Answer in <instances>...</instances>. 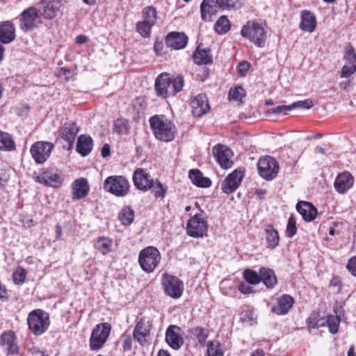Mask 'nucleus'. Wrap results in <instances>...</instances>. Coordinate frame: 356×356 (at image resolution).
I'll list each match as a JSON object with an SVG mask.
<instances>
[{"label":"nucleus","mask_w":356,"mask_h":356,"mask_svg":"<svg viewBox=\"0 0 356 356\" xmlns=\"http://www.w3.org/2000/svg\"><path fill=\"white\" fill-rule=\"evenodd\" d=\"M207 354L208 356H224L220 343L218 341H209L207 345Z\"/></svg>","instance_id":"nucleus-52"},{"label":"nucleus","mask_w":356,"mask_h":356,"mask_svg":"<svg viewBox=\"0 0 356 356\" xmlns=\"http://www.w3.org/2000/svg\"><path fill=\"white\" fill-rule=\"evenodd\" d=\"M250 67V63L248 61L240 62L237 67L236 71L241 76H245Z\"/></svg>","instance_id":"nucleus-58"},{"label":"nucleus","mask_w":356,"mask_h":356,"mask_svg":"<svg viewBox=\"0 0 356 356\" xmlns=\"http://www.w3.org/2000/svg\"><path fill=\"white\" fill-rule=\"evenodd\" d=\"M15 27L10 21L0 22V42L10 44L15 40Z\"/></svg>","instance_id":"nucleus-30"},{"label":"nucleus","mask_w":356,"mask_h":356,"mask_svg":"<svg viewBox=\"0 0 356 356\" xmlns=\"http://www.w3.org/2000/svg\"><path fill=\"white\" fill-rule=\"evenodd\" d=\"M343 58L350 65L356 64V53L351 44L346 47Z\"/></svg>","instance_id":"nucleus-55"},{"label":"nucleus","mask_w":356,"mask_h":356,"mask_svg":"<svg viewBox=\"0 0 356 356\" xmlns=\"http://www.w3.org/2000/svg\"><path fill=\"white\" fill-rule=\"evenodd\" d=\"M221 4V9L230 10L240 8L242 5L241 0H219Z\"/></svg>","instance_id":"nucleus-54"},{"label":"nucleus","mask_w":356,"mask_h":356,"mask_svg":"<svg viewBox=\"0 0 356 356\" xmlns=\"http://www.w3.org/2000/svg\"><path fill=\"white\" fill-rule=\"evenodd\" d=\"M111 331L109 323H101L96 325L92 330L89 339V347L92 351L102 348L106 343Z\"/></svg>","instance_id":"nucleus-6"},{"label":"nucleus","mask_w":356,"mask_h":356,"mask_svg":"<svg viewBox=\"0 0 356 356\" xmlns=\"http://www.w3.org/2000/svg\"><path fill=\"white\" fill-rule=\"evenodd\" d=\"M149 123L154 136L158 140L169 143L175 138L177 128L174 122L164 115H154Z\"/></svg>","instance_id":"nucleus-1"},{"label":"nucleus","mask_w":356,"mask_h":356,"mask_svg":"<svg viewBox=\"0 0 356 356\" xmlns=\"http://www.w3.org/2000/svg\"><path fill=\"white\" fill-rule=\"evenodd\" d=\"M27 325L29 331L34 336H41L49 327V315L41 309H35L30 312L27 316Z\"/></svg>","instance_id":"nucleus-3"},{"label":"nucleus","mask_w":356,"mask_h":356,"mask_svg":"<svg viewBox=\"0 0 356 356\" xmlns=\"http://www.w3.org/2000/svg\"><path fill=\"white\" fill-rule=\"evenodd\" d=\"M306 324L309 329H318L326 326L325 318L320 316V312L314 311L306 319Z\"/></svg>","instance_id":"nucleus-41"},{"label":"nucleus","mask_w":356,"mask_h":356,"mask_svg":"<svg viewBox=\"0 0 356 356\" xmlns=\"http://www.w3.org/2000/svg\"><path fill=\"white\" fill-rule=\"evenodd\" d=\"M161 284L164 293L173 299L181 297L184 284L178 277L165 273L161 276Z\"/></svg>","instance_id":"nucleus-7"},{"label":"nucleus","mask_w":356,"mask_h":356,"mask_svg":"<svg viewBox=\"0 0 356 356\" xmlns=\"http://www.w3.org/2000/svg\"><path fill=\"white\" fill-rule=\"evenodd\" d=\"M40 17L38 10L32 6L22 11L19 16V28L24 32H29L38 27V20Z\"/></svg>","instance_id":"nucleus-14"},{"label":"nucleus","mask_w":356,"mask_h":356,"mask_svg":"<svg viewBox=\"0 0 356 356\" xmlns=\"http://www.w3.org/2000/svg\"><path fill=\"white\" fill-rule=\"evenodd\" d=\"M188 41V38L185 33L177 31L170 32L165 37L167 47L175 50L184 49Z\"/></svg>","instance_id":"nucleus-26"},{"label":"nucleus","mask_w":356,"mask_h":356,"mask_svg":"<svg viewBox=\"0 0 356 356\" xmlns=\"http://www.w3.org/2000/svg\"><path fill=\"white\" fill-rule=\"evenodd\" d=\"M132 181L134 187L142 192L149 191L155 182L147 170L143 168H138L134 170Z\"/></svg>","instance_id":"nucleus-15"},{"label":"nucleus","mask_w":356,"mask_h":356,"mask_svg":"<svg viewBox=\"0 0 356 356\" xmlns=\"http://www.w3.org/2000/svg\"><path fill=\"white\" fill-rule=\"evenodd\" d=\"M330 286L332 287H338L337 293H341L342 287L341 278L339 276L333 277L330 280Z\"/></svg>","instance_id":"nucleus-64"},{"label":"nucleus","mask_w":356,"mask_h":356,"mask_svg":"<svg viewBox=\"0 0 356 356\" xmlns=\"http://www.w3.org/2000/svg\"><path fill=\"white\" fill-rule=\"evenodd\" d=\"M267 24L265 20H248L241 30V35L257 47L264 48L267 40Z\"/></svg>","instance_id":"nucleus-2"},{"label":"nucleus","mask_w":356,"mask_h":356,"mask_svg":"<svg viewBox=\"0 0 356 356\" xmlns=\"http://www.w3.org/2000/svg\"><path fill=\"white\" fill-rule=\"evenodd\" d=\"M297 232L298 228L296 227V219L295 216L291 214L288 219L285 236L287 238H291L297 234Z\"/></svg>","instance_id":"nucleus-51"},{"label":"nucleus","mask_w":356,"mask_h":356,"mask_svg":"<svg viewBox=\"0 0 356 356\" xmlns=\"http://www.w3.org/2000/svg\"><path fill=\"white\" fill-rule=\"evenodd\" d=\"M296 209L306 222L313 221L318 214L317 209L309 202H298L296 204Z\"/></svg>","instance_id":"nucleus-29"},{"label":"nucleus","mask_w":356,"mask_h":356,"mask_svg":"<svg viewBox=\"0 0 356 356\" xmlns=\"http://www.w3.org/2000/svg\"><path fill=\"white\" fill-rule=\"evenodd\" d=\"M259 175L267 181L275 179L279 172V163L272 156H266L259 159L257 163Z\"/></svg>","instance_id":"nucleus-11"},{"label":"nucleus","mask_w":356,"mask_h":356,"mask_svg":"<svg viewBox=\"0 0 356 356\" xmlns=\"http://www.w3.org/2000/svg\"><path fill=\"white\" fill-rule=\"evenodd\" d=\"M346 269L353 276L356 277V255L348 259Z\"/></svg>","instance_id":"nucleus-59"},{"label":"nucleus","mask_w":356,"mask_h":356,"mask_svg":"<svg viewBox=\"0 0 356 356\" xmlns=\"http://www.w3.org/2000/svg\"><path fill=\"white\" fill-rule=\"evenodd\" d=\"M90 185L86 178L81 177L75 179L72 184V200H79L88 196Z\"/></svg>","instance_id":"nucleus-24"},{"label":"nucleus","mask_w":356,"mask_h":356,"mask_svg":"<svg viewBox=\"0 0 356 356\" xmlns=\"http://www.w3.org/2000/svg\"><path fill=\"white\" fill-rule=\"evenodd\" d=\"M143 21L155 25L157 19V10L152 6L145 7L142 10Z\"/></svg>","instance_id":"nucleus-46"},{"label":"nucleus","mask_w":356,"mask_h":356,"mask_svg":"<svg viewBox=\"0 0 356 356\" xmlns=\"http://www.w3.org/2000/svg\"><path fill=\"white\" fill-rule=\"evenodd\" d=\"M134 216V210L131 207L126 206L120 211L118 218L122 225L129 226L133 222Z\"/></svg>","instance_id":"nucleus-43"},{"label":"nucleus","mask_w":356,"mask_h":356,"mask_svg":"<svg viewBox=\"0 0 356 356\" xmlns=\"http://www.w3.org/2000/svg\"><path fill=\"white\" fill-rule=\"evenodd\" d=\"M16 149V144L11 134L0 131V151L13 152Z\"/></svg>","instance_id":"nucleus-39"},{"label":"nucleus","mask_w":356,"mask_h":356,"mask_svg":"<svg viewBox=\"0 0 356 356\" xmlns=\"http://www.w3.org/2000/svg\"><path fill=\"white\" fill-rule=\"evenodd\" d=\"M149 191H151L155 198L163 199L166 195L168 186L165 184H163L158 179H155V182Z\"/></svg>","instance_id":"nucleus-47"},{"label":"nucleus","mask_w":356,"mask_h":356,"mask_svg":"<svg viewBox=\"0 0 356 356\" xmlns=\"http://www.w3.org/2000/svg\"><path fill=\"white\" fill-rule=\"evenodd\" d=\"M244 177V171L236 169L229 173L223 180L221 184V190L225 194L234 193L241 186Z\"/></svg>","instance_id":"nucleus-17"},{"label":"nucleus","mask_w":356,"mask_h":356,"mask_svg":"<svg viewBox=\"0 0 356 356\" xmlns=\"http://www.w3.org/2000/svg\"><path fill=\"white\" fill-rule=\"evenodd\" d=\"M294 298L289 294H282L276 298L275 305L271 308V312L283 316L289 313L294 305Z\"/></svg>","instance_id":"nucleus-22"},{"label":"nucleus","mask_w":356,"mask_h":356,"mask_svg":"<svg viewBox=\"0 0 356 356\" xmlns=\"http://www.w3.org/2000/svg\"><path fill=\"white\" fill-rule=\"evenodd\" d=\"M265 239L267 247L273 250L280 245V234L278 231L270 224L266 225L264 227Z\"/></svg>","instance_id":"nucleus-34"},{"label":"nucleus","mask_w":356,"mask_h":356,"mask_svg":"<svg viewBox=\"0 0 356 356\" xmlns=\"http://www.w3.org/2000/svg\"><path fill=\"white\" fill-rule=\"evenodd\" d=\"M153 321L149 317L143 316L137 321L133 330V337L139 345L144 346L151 340Z\"/></svg>","instance_id":"nucleus-9"},{"label":"nucleus","mask_w":356,"mask_h":356,"mask_svg":"<svg viewBox=\"0 0 356 356\" xmlns=\"http://www.w3.org/2000/svg\"><path fill=\"white\" fill-rule=\"evenodd\" d=\"M80 131V127L74 121H67L59 128V137L66 143L63 147L70 151L73 147L75 138Z\"/></svg>","instance_id":"nucleus-13"},{"label":"nucleus","mask_w":356,"mask_h":356,"mask_svg":"<svg viewBox=\"0 0 356 356\" xmlns=\"http://www.w3.org/2000/svg\"><path fill=\"white\" fill-rule=\"evenodd\" d=\"M192 115L200 118L210 110V105L206 94L200 93L193 97L190 100Z\"/></svg>","instance_id":"nucleus-20"},{"label":"nucleus","mask_w":356,"mask_h":356,"mask_svg":"<svg viewBox=\"0 0 356 356\" xmlns=\"http://www.w3.org/2000/svg\"><path fill=\"white\" fill-rule=\"evenodd\" d=\"M54 145L48 141L35 142L30 148V153L37 164H43L50 157Z\"/></svg>","instance_id":"nucleus-12"},{"label":"nucleus","mask_w":356,"mask_h":356,"mask_svg":"<svg viewBox=\"0 0 356 356\" xmlns=\"http://www.w3.org/2000/svg\"><path fill=\"white\" fill-rule=\"evenodd\" d=\"M131 126L129 120L118 118L113 121V133L119 136H127L130 134Z\"/></svg>","instance_id":"nucleus-38"},{"label":"nucleus","mask_w":356,"mask_h":356,"mask_svg":"<svg viewBox=\"0 0 356 356\" xmlns=\"http://www.w3.org/2000/svg\"><path fill=\"white\" fill-rule=\"evenodd\" d=\"M356 72V63L351 66L345 65L341 71V78H348Z\"/></svg>","instance_id":"nucleus-57"},{"label":"nucleus","mask_w":356,"mask_h":356,"mask_svg":"<svg viewBox=\"0 0 356 356\" xmlns=\"http://www.w3.org/2000/svg\"><path fill=\"white\" fill-rule=\"evenodd\" d=\"M154 24H152L149 22L140 21L138 22L136 24V31L143 37V38H149L150 37L152 29L154 26Z\"/></svg>","instance_id":"nucleus-49"},{"label":"nucleus","mask_w":356,"mask_h":356,"mask_svg":"<svg viewBox=\"0 0 356 356\" xmlns=\"http://www.w3.org/2000/svg\"><path fill=\"white\" fill-rule=\"evenodd\" d=\"M186 231L188 236L193 238H203L207 236L208 222L204 217L202 211L188 219Z\"/></svg>","instance_id":"nucleus-8"},{"label":"nucleus","mask_w":356,"mask_h":356,"mask_svg":"<svg viewBox=\"0 0 356 356\" xmlns=\"http://www.w3.org/2000/svg\"><path fill=\"white\" fill-rule=\"evenodd\" d=\"M181 328L175 325H170L165 331V340L167 344L173 350H177L184 343Z\"/></svg>","instance_id":"nucleus-19"},{"label":"nucleus","mask_w":356,"mask_h":356,"mask_svg":"<svg viewBox=\"0 0 356 356\" xmlns=\"http://www.w3.org/2000/svg\"><path fill=\"white\" fill-rule=\"evenodd\" d=\"M34 180L46 186L58 188L64 181L62 171L56 167H49L43 169L42 172L34 177Z\"/></svg>","instance_id":"nucleus-10"},{"label":"nucleus","mask_w":356,"mask_h":356,"mask_svg":"<svg viewBox=\"0 0 356 356\" xmlns=\"http://www.w3.org/2000/svg\"><path fill=\"white\" fill-rule=\"evenodd\" d=\"M213 154L222 168H231L234 164L232 158L234 155L232 149L226 145L218 144L213 147Z\"/></svg>","instance_id":"nucleus-18"},{"label":"nucleus","mask_w":356,"mask_h":356,"mask_svg":"<svg viewBox=\"0 0 356 356\" xmlns=\"http://www.w3.org/2000/svg\"><path fill=\"white\" fill-rule=\"evenodd\" d=\"M43 15L47 19H52L57 15L60 8L59 0H42Z\"/></svg>","instance_id":"nucleus-37"},{"label":"nucleus","mask_w":356,"mask_h":356,"mask_svg":"<svg viewBox=\"0 0 356 356\" xmlns=\"http://www.w3.org/2000/svg\"><path fill=\"white\" fill-rule=\"evenodd\" d=\"M193 62L198 65H210L213 63V56L210 48L202 49L200 45L196 47L192 56Z\"/></svg>","instance_id":"nucleus-32"},{"label":"nucleus","mask_w":356,"mask_h":356,"mask_svg":"<svg viewBox=\"0 0 356 356\" xmlns=\"http://www.w3.org/2000/svg\"><path fill=\"white\" fill-rule=\"evenodd\" d=\"M243 277L249 284L257 285L261 282L260 273L250 268H245L243 270Z\"/></svg>","instance_id":"nucleus-48"},{"label":"nucleus","mask_w":356,"mask_h":356,"mask_svg":"<svg viewBox=\"0 0 356 356\" xmlns=\"http://www.w3.org/2000/svg\"><path fill=\"white\" fill-rule=\"evenodd\" d=\"M10 180V170L0 168V186H5Z\"/></svg>","instance_id":"nucleus-60"},{"label":"nucleus","mask_w":356,"mask_h":356,"mask_svg":"<svg viewBox=\"0 0 356 356\" xmlns=\"http://www.w3.org/2000/svg\"><path fill=\"white\" fill-rule=\"evenodd\" d=\"M246 92L244 88L241 86H236L231 88L228 92L229 100H235L242 102L243 99L245 97Z\"/></svg>","instance_id":"nucleus-50"},{"label":"nucleus","mask_w":356,"mask_h":356,"mask_svg":"<svg viewBox=\"0 0 356 356\" xmlns=\"http://www.w3.org/2000/svg\"><path fill=\"white\" fill-rule=\"evenodd\" d=\"M72 74V71L70 68L67 67H60L58 69L56 72V76L58 77H60L62 76H65V80L66 81H69L70 80V75Z\"/></svg>","instance_id":"nucleus-62"},{"label":"nucleus","mask_w":356,"mask_h":356,"mask_svg":"<svg viewBox=\"0 0 356 356\" xmlns=\"http://www.w3.org/2000/svg\"><path fill=\"white\" fill-rule=\"evenodd\" d=\"M147 106V102L145 96L140 95L134 98L128 111L131 120L138 122Z\"/></svg>","instance_id":"nucleus-27"},{"label":"nucleus","mask_w":356,"mask_h":356,"mask_svg":"<svg viewBox=\"0 0 356 356\" xmlns=\"http://www.w3.org/2000/svg\"><path fill=\"white\" fill-rule=\"evenodd\" d=\"M93 140L89 135L81 134L78 137L76 151L81 156L85 157L92 150Z\"/></svg>","instance_id":"nucleus-31"},{"label":"nucleus","mask_w":356,"mask_h":356,"mask_svg":"<svg viewBox=\"0 0 356 356\" xmlns=\"http://www.w3.org/2000/svg\"><path fill=\"white\" fill-rule=\"evenodd\" d=\"M0 346L7 356L17 355L19 347L15 332L13 330L3 331L0 335Z\"/></svg>","instance_id":"nucleus-16"},{"label":"nucleus","mask_w":356,"mask_h":356,"mask_svg":"<svg viewBox=\"0 0 356 356\" xmlns=\"http://www.w3.org/2000/svg\"><path fill=\"white\" fill-rule=\"evenodd\" d=\"M316 25V17L314 13L309 10H302L300 11L299 28L302 31L312 33L315 31Z\"/></svg>","instance_id":"nucleus-28"},{"label":"nucleus","mask_w":356,"mask_h":356,"mask_svg":"<svg viewBox=\"0 0 356 356\" xmlns=\"http://www.w3.org/2000/svg\"><path fill=\"white\" fill-rule=\"evenodd\" d=\"M130 187L128 179L122 175H111L105 179L103 184L105 191L118 197L127 195Z\"/></svg>","instance_id":"nucleus-5"},{"label":"nucleus","mask_w":356,"mask_h":356,"mask_svg":"<svg viewBox=\"0 0 356 356\" xmlns=\"http://www.w3.org/2000/svg\"><path fill=\"white\" fill-rule=\"evenodd\" d=\"M354 183L355 179L351 173L344 171L337 176L334 182V187L337 193L344 194L353 186Z\"/></svg>","instance_id":"nucleus-23"},{"label":"nucleus","mask_w":356,"mask_h":356,"mask_svg":"<svg viewBox=\"0 0 356 356\" xmlns=\"http://www.w3.org/2000/svg\"><path fill=\"white\" fill-rule=\"evenodd\" d=\"M154 88L156 95L159 98L166 99L170 96H172L169 82V73L162 72L159 74L155 79Z\"/></svg>","instance_id":"nucleus-21"},{"label":"nucleus","mask_w":356,"mask_h":356,"mask_svg":"<svg viewBox=\"0 0 356 356\" xmlns=\"http://www.w3.org/2000/svg\"><path fill=\"white\" fill-rule=\"evenodd\" d=\"M169 82L172 96H175L181 92L185 84L184 78L181 74H173L170 76L169 74Z\"/></svg>","instance_id":"nucleus-40"},{"label":"nucleus","mask_w":356,"mask_h":356,"mask_svg":"<svg viewBox=\"0 0 356 356\" xmlns=\"http://www.w3.org/2000/svg\"><path fill=\"white\" fill-rule=\"evenodd\" d=\"M261 282L268 289H273L277 284V278L275 271L269 268L261 267L259 269Z\"/></svg>","instance_id":"nucleus-33"},{"label":"nucleus","mask_w":356,"mask_h":356,"mask_svg":"<svg viewBox=\"0 0 356 356\" xmlns=\"http://www.w3.org/2000/svg\"><path fill=\"white\" fill-rule=\"evenodd\" d=\"M238 291L243 294H250L254 292L253 288L245 282H241L238 285Z\"/></svg>","instance_id":"nucleus-63"},{"label":"nucleus","mask_w":356,"mask_h":356,"mask_svg":"<svg viewBox=\"0 0 356 356\" xmlns=\"http://www.w3.org/2000/svg\"><path fill=\"white\" fill-rule=\"evenodd\" d=\"M94 248L102 254L106 255L112 252L113 241L106 236H98L93 239Z\"/></svg>","instance_id":"nucleus-36"},{"label":"nucleus","mask_w":356,"mask_h":356,"mask_svg":"<svg viewBox=\"0 0 356 356\" xmlns=\"http://www.w3.org/2000/svg\"><path fill=\"white\" fill-rule=\"evenodd\" d=\"M333 312L335 315H327L325 318L326 325L328 327L329 332L335 334L339 332V325L341 323V317L338 315V308L334 307Z\"/></svg>","instance_id":"nucleus-42"},{"label":"nucleus","mask_w":356,"mask_h":356,"mask_svg":"<svg viewBox=\"0 0 356 356\" xmlns=\"http://www.w3.org/2000/svg\"><path fill=\"white\" fill-rule=\"evenodd\" d=\"M161 261V254L154 246H147L139 252L138 262L142 270L146 273L154 272Z\"/></svg>","instance_id":"nucleus-4"},{"label":"nucleus","mask_w":356,"mask_h":356,"mask_svg":"<svg viewBox=\"0 0 356 356\" xmlns=\"http://www.w3.org/2000/svg\"><path fill=\"white\" fill-rule=\"evenodd\" d=\"M26 273L23 268H18L13 274V280L15 284H22L26 279Z\"/></svg>","instance_id":"nucleus-56"},{"label":"nucleus","mask_w":356,"mask_h":356,"mask_svg":"<svg viewBox=\"0 0 356 356\" xmlns=\"http://www.w3.org/2000/svg\"><path fill=\"white\" fill-rule=\"evenodd\" d=\"M188 177L191 182L197 187L208 188L211 186V180L204 177L202 172L198 169H191L188 172Z\"/></svg>","instance_id":"nucleus-35"},{"label":"nucleus","mask_w":356,"mask_h":356,"mask_svg":"<svg viewBox=\"0 0 356 356\" xmlns=\"http://www.w3.org/2000/svg\"><path fill=\"white\" fill-rule=\"evenodd\" d=\"M218 9H221L219 0H203L200 5L201 18L205 22L212 21Z\"/></svg>","instance_id":"nucleus-25"},{"label":"nucleus","mask_w":356,"mask_h":356,"mask_svg":"<svg viewBox=\"0 0 356 356\" xmlns=\"http://www.w3.org/2000/svg\"><path fill=\"white\" fill-rule=\"evenodd\" d=\"M230 21L225 15L220 17L214 24L215 31L220 35L227 33L230 30Z\"/></svg>","instance_id":"nucleus-45"},{"label":"nucleus","mask_w":356,"mask_h":356,"mask_svg":"<svg viewBox=\"0 0 356 356\" xmlns=\"http://www.w3.org/2000/svg\"><path fill=\"white\" fill-rule=\"evenodd\" d=\"M188 332L197 341L201 346H204L209 337V332L200 326H195L190 328Z\"/></svg>","instance_id":"nucleus-44"},{"label":"nucleus","mask_w":356,"mask_h":356,"mask_svg":"<svg viewBox=\"0 0 356 356\" xmlns=\"http://www.w3.org/2000/svg\"><path fill=\"white\" fill-rule=\"evenodd\" d=\"M122 348L124 351H130L132 349V339L129 334L122 336Z\"/></svg>","instance_id":"nucleus-61"},{"label":"nucleus","mask_w":356,"mask_h":356,"mask_svg":"<svg viewBox=\"0 0 356 356\" xmlns=\"http://www.w3.org/2000/svg\"><path fill=\"white\" fill-rule=\"evenodd\" d=\"M295 108V104L290 105H280L275 108H270L267 111L268 114H284L286 115L287 113Z\"/></svg>","instance_id":"nucleus-53"}]
</instances>
